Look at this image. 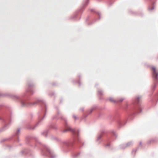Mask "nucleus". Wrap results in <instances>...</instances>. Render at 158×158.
Here are the masks:
<instances>
[{
  "label": "nucleus",
  "mask_w": 158,
  "mask_h": 158,
  "mask_svg": "<svg viewBox=\"0 0 158 158\" xmlns=\"http://www.w3.org/2000/svg\"><path fill=\"white\" fill-rule=\"evenodd\" d=\"M153 77L154 79L157 80L158 79V72L155 67H152Z\"/></svg>",
  "instance_id": "obj_1"
},
{
  "label": "nucleus",
  "mask_w": 158,
  "mask_h": 158,
  "mask_svg": "<svg viewBox=\"0 0 158 158\" xmlns=\"http://www.w3.org/2000/svg\"><path fill=\"white\" fill-rule=\"evenodd\" d=\"M123 100H124V99L123 98H121L120 99L119 101L120 102H122Z\"/></svg>",
  "instance_id": "obj_2"
},
{
  "label": "nucleus",
  "mask_w": 158,
  "mask_h": 158,
  "mask_svg": "<svg viewBox=\"0 0 158 158\" xmlns=\"http://www.w3.org/2000/svg\"><path fill=\"white\" fill-rule=\"evenodd\" d=\"M153 9H154V7H153V6L151 8V9L149 8H148V10H153Z\"/></svg>",
  "instance_id": "obj_3"
},
{
  "label": "nucleus",
  "mask_w": 158,
  "mask_h": 158,
  "mask_svg": "<svg viewBox=\"0 0 158 158\" xmlns=\"http://www.w3.org/2000/svg\"><path fill=\"white\" fill-rule=\"evenodd\" d=\"M73 118H74L75 119H76V117L75 116H73Z\"/></svg>",
  "instance_id": "obj_4"
},
{
  "label": "nucleus",
  "mask_w": 158,
  "mask_h": 158,
  "mask_svg": "<svg viewBox=\"0 0 158 158\" xmlns=\"http://www.w3.org/2000/svg\"><path fill=\"white\" fill-rule=\"evenodd\" d=\"M138 99H139V98H137Z\"/></svg>",
  "instance_id": "obj_5"
}]
</instances>
